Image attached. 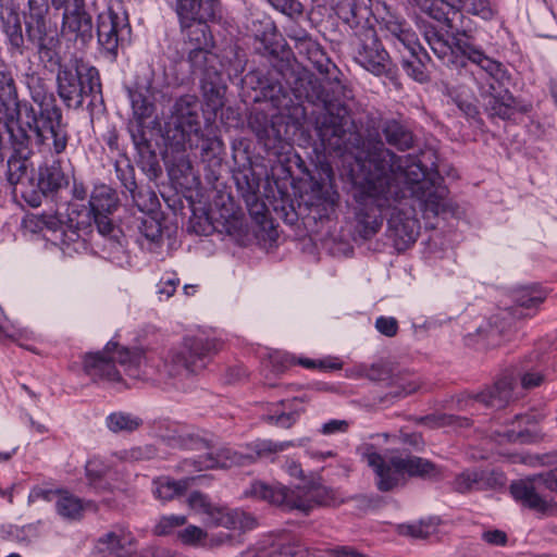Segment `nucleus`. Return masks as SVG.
Masks as SVG:
<instances>
[{
	"label": "nucleus",
	"instance_id": "obj_5",
	"mask_svg": "<svg viewBox=\"0 0 557 557\" xmlns=\"http://www.w3.org/2000/svg\"><path fill=\"white\" fill-rule=\"evenodd\" d=\"M362 459L376 474L380 491H391L400 484L405 475L435 476L440 474L436 466L426 459L400 455L381 456L373 445L364 444L359 448Z\"/></svg>",
	"mask_w": 557,
	"mask_h": 557
},
{
	"label": "nucleus",
	"instance_id": "obj_26",
	"mask_svg": "<svg viewBox=\"0 0 557 557\" xmlns=\"http://www.w3.org/2000/svg\"><path fill=\"white\" fill-rule=\"evenodd\" d=\"M90 212L111 213L117 207L116 193L107 185L96 186L89 200Z\"/></svg>",
	"mask_w": 557,
	"mask_h": 557
},
{
	"label": "nucleus",
	"instance_id": "obj_20",
	"mask_svg": "<svg viewBox=\"0 0 557 557\" xmlns=\"http://www.w3.org/2000/svg\"><path fill=\"white\" fill-rule=\"evenodd\" d=\"M182 28L203 23L213 17L212 2H177L175 8Z\"/></svg>",
	"mask_w": 557,
	"mask_h": 557
},
{
	"label": "nucleus",
	"instance_id": "obj_37",
	"mask_svg": "<svg viewBox=\"0 0 557 557\" xmlns=\"http://www.w3.org/2000/svg\"><path fill=\"white\" fill-rule=\"evenodd\" d=\"M59 224L60 219L49 214L30 215L24 220L25 227L29 228L32 232L42 231L45 228L52 232Z\"/></svg>",
	"mask_w": 557,
	"mask_h": 557
},
{
	"label": "nucleus",
	"instance_id": "obj_16",
	"mask_svg": "<svg viewBox=\"0 0 557 557\" xmlns=\"http://www.w3.org/2000/svg\"><path fill=\"white\" fill-rule=\"evenodd\" d=\"M58 9H63V33L75 34L83 42L91 38V14L84 2H60Z\"/></svg>",
	"mask_w": 557,
	"mask_h": 557
},
{
	"label": "nucleus",
	"instance_id": "obj_36",
	"mask_svg": "<svg viewBox=\"0 0 557 557\" xmlns=\"http://www.w3.org/2000/svg\"><path fill=\"white\" fill-rule=\"evenodd\" d=\"M3 533L11 541H15L22 544H28L37 537V529L35 525L29 524L25 527L9 525L3 529Z\"/></svg>",
	"mask_w": 557,
	"mask_h": 557
},
{
	"label": "nucleus",
	"instance_id": "obj_3",
	"mask_svg": "<svg viewBox=\"0 0 557 557\" xmlns=\"http://www.w3.org/2000/svg\"><path fill=\"white\" fill-rule=\"evenodd\" d=\"M148 358L140 349H128L116 343H109L102 351L84 357V372L96 383L126 385L127 379L140 380L149 373Z\"/></svg>",
	"mask_w": 557,
	"mask_h": 557
},
{
	"label": "nucleus",
	"instance_id": "obj_10",
	"mask_svg": "<svg viewBox=\"0 0 557 557\" xmlns=\"http://www.w3.org/2000/svg\"><path fill=\"white\" fill-rule=\"evenodd\" d=\"M189 508L203 517L210 530L222 527L226 530H247L255 524V519L238 509L219 508L213 506L206 495L194 492L187 498Z\"/></svg>",
	"mask_w": 557,
	"mask_h": 557
},
{
	"label": "nucleus",
	"instance_id": "obj_45",
	"mask_svg": "<svg viewBox=\"0 0 557 557\" xmlns=\"http://www.w3.org/2000/svg\"><path fill=\"white\" fill-rule=\"evenodd\" d=\"M11 49L20 54L23 53L24 37L21 23L16 20L12 25H8L5 29Z\"/></svg>",
	"mask_w": 557,
	"mask_h": 557
},
{
	"label": "nucleus",
	"instance_id": "obj_41",
	"mask_svg": "<svg viewBox=\"0 0 557 557\" xmlns=\"http://www.w3.org/2000/svg\"><path fill=\"white\" fill-rule=\"evenodd\" d=\"M480 479L481 478L476 471L467 470L455 478L453 486L455 491L459 493H467L474 488Z\"/></svg>",
	"mask_w": 557,
	"mask_h": 557
},
{
	"label": "nucleus",
	"instance_id": "obj_14",
	"mask_svg": "<svg viewBox=\"0 0 557 557\" xmlns=\"http://www.w3.org/2000/svg\"><path fill=\"white\" fill-rule=\"evenodd\" d=\"M512 398V380L510 377H502L494 385L483 389L476 394H467L459 399L461 409H471L474 405L482 404L485 407L503 408Z\"/></svg>",
	"mask_w": 557,
	"mask_h": 557
},
{
	"label": "nucleus",
	"instance_id": "obj_24",
	"mask_svg": "<svg viewBox=\"0 0 557 557\" xmlns=\"http://www.w3.org/2000/svg\"><path fill=\"white\" fill-rule=\"evenodd\" d=\"M531 420L532 418L529 416H516L510 425L506 426L504 430H496L494 432L496 440L500 443L530 442L531 434L528 425L530 424Z\"/></svg>",
	"mask_w": 557,
	"mask_h": 557
},
{
	"label": "nucleus",
	"instance_id": "obj_6",
	"mask_svg": "<svg viewBox=\"0 0 557 557\" xmlns=\"http://www.w3.org/2000/svg\"><path fill=\"white\" fill-rule=\"evenodd\" d=\"M302 445L304 441L272 442L258 440L246 445L243 450L222 447L215 453H207L198 459H185L180 465V469L187 474H191L193 472L207 469L245 466L256 461L258 458L270 457L271 455L284 451L289 447Z\"/></svg>",
	"mask_w": 557,
	"mask_h": 557
},
{
	"label": "nucleus",
	"instance_id": "obj_54",
	"mask_svg": "<svg viewBox=\"0 0 557 557\" xmlns=\"http://www.w3.org/2000/svg\"><path fill=\"white\" fill-rule=\"evenodd\" d=\"M520 381L523 388L530 389L540 386L544 375L539 371H528L521 375Z\"/></svg>",
	"mask_w": 557,
	"mask_h": 557
},
{
	"label": "nucleus",
	"instance_id": "obj_61",
	"mask_svg": "<svg viewBox=\"0 0 557 557\" xmlns=\"http://www.w3.org/2000/svg\"><path fill=\"white\" fill-rule=\"evenodd\" d=\"M332 554L334 557H366L358 550L347 546L335 548L332 550Z\"/></svg>",
	"mask_w": 557,
	"mask_h": 557
},
{
	"label": "nucleus",
	"instance_id": "obj_44",
	"mask_svg": "<svg viewBox=\"0 0 557 557\" xmlns=\"http://www.w3.org/2000/svg\"><path fill=\"white\" fill-rule=\"evenodd\" d=\"M504 327L497 325V320L494 325H490L487 329H478L476 336L483 341H486L487 347H496L500 345V337L503 336Z\"/></svg>",
	"mask_w": 557,
	"mask_h": 557
},
{
	"label": "nucleus",
	"instance_id": "obj_42",
	"mask_svg": "<svg viewBox=\"0 0 557 557\" xmlns=\"http://www.w3.org/2000/svg\"><path fill=\"white\" fill-rule=\"evenodd\" d=\"M138 230L140 234L150 242H157L160 239L162 230L160 222L153 216L143 218Z\"/></svg>",
	"mask_w": 557,
	"mask_h": 557
},
{
	"label": "nucleus",
	"instance_id": "obj_60",
	"mask_svg": "<svg viewBox=\"0 0 557 557\" xmlns=\"http://www.w3.org/2000/svg\"><path fill=\"white\" fill-rule=\"evenodd\" d=\"M434 420L437 425H447V424H455V423L458 424L459 426L468 425L467 419H460V418H456L454 416L443 414V416L434 417Z\"/></svg>",
	"mask_w": 557,
	"mask_h": 557
},
{
	"label": "nucleus",
	"instance_id": "obj_23",
	"mask_svg": "<svg viewBox=\"0 0 557 557\" xmlns=\"http://www.w3.org/2000/svg\"><path fill=\"white\" fill-rule=\"evenodd\" d=\"M201 87L207 110L216 114V112L224 106L225 96V86L221 81L220 72L218 73V77L212 76L211 78H202Z\"/></svg>",
	"mask_w": 557,
	"mask_h": 557
},
{
	"label": "nucleus",
	"instance_id": "obj_47",
	"mask_svg": "<svg viewBox=\"0 0 557 557\" xmlns=\"http://www.w3.org/2000/svg\"><path fill=\"white\" fill-rule=\"evenodd\" d=\"M180 285V278L176 276L161 278L158 284V294L160 300H166L174 295L177 286Z\"/></svg>",
	"mask_w": 557,
	"mask_h": 557
},
{
	"label": "nucleus",
	"instance_id": "obj_46",
	"mask_svg": "<svg viewBox=\"0 0 557 557\" xmlns=\"http://www.w3.org/2000/svg\"><path fill=\"white\" fill-rule=\"evenodd\" d=\"M275 552V542L267 539L248 549L245 557H274Z\"/></svg>",
	"mask_w": 557,
	"mask_h": 557
},
{
	"label": "nucleus",
	"instance_id": "obj_48",
	"mask_svg": "<svg viewBox=\"0 0 557 557\" xmlns=\"http://www.w3.org/2000/svg\"><path fill=\"white\" fill-rule=\"evenodd\" d=\"M154 450L151 446L134 447L128 450H124L121 455L123 460L135 461L152 458Z\"/></svg>",
	"mask_w": 557,
	"mask_h": 557
},
{
	"label": "nucleus",
	"instance_id": "obj_27",
	"mask_svg": "<svg viewBox=\"0 0 557 557\" xmlns=\"http://www.w3.org/2000/svg\"><path fill=\"white\" fill-rule=\"evenodd\" d=\"M383 134L385 135L386 141L401 150L408 149L413 144V138L410 132H408L397 121H387L383 126Z\"/></svg>",
	"mask_w": 557,
	"mask_h": 557
},
{
	"label": "nucleus",
	"instance_id": "obj_53",
	"mask_svg": "<svg viewBox=\"0 0 557 557\" xmlns=\"http://www.w3.org/2000/svg\"><path fill=\"white\" fill-rule=\"evenodd\" d=\"M330 123L332 124V127L324 126L321 128L322 139L330 140V138H327L330 133L332 136L337 137L338 139L342 138L345 133L343 120L337 122V119L330 117Z\"/></svg>",
	"mask_w": 557,
	"mask_h": 557
},
{
	"label": "nucleus",
	"instance_id": "obj_1",
	"mask_svg": "<svg viewBox=\"0 0 557 557\" xmlns=\"http://www.w3.org/2000/svg\"><path fill=\"white\" fill-rule=\"evenodd\" d=\"M351 182L360 201L372 203L381 211L393 209L388 225L401 247L416 242L420 233L414 210L406 209L401 202L406 191H410L424 212L437 215L447 208V189L437 182L436 174L426 172L414 158L396 156L386 148L357 159Z\"/></svg>",
	"mask_w": 557,
	"mask_h": 557
},
{
	"label": "nucleus",
	"instance_id": "obj_49",
	"mask_svg": "<svg viewBox=\"0 0 557 557\" xmlns=\"http://www.w3.org/2000/svg\"><path fill=\"white\" fill-rule=\"evenodd\" d=\"M375 327L381 334L392 337L397 334L398 323L395 318L380 317L375 321Z\"/></svg>",
	"mask_w": 557,
	"mask_h": 557
},
{
	"label": "nucleus",
	"instance_id": "obj_34",
	"mask_svg": "<svg viewBox=\"0 0 557 557\" xmlns=\"http://www.w3.org/2000/svg\"><path fill=\"white\" fill-rule=\"evenodd\" d=\"M187 518L183 515L162 516L153 528V533L158 536L172 534L176 529L186 524Z\"/></svg>",
	"mask_w": 557,
	"mask_h": 557
},
{
	"label": "nucleus",
	"instance_id": "obj_64",
	"mask_svg": "<svg viewBox=\"0 0 557 557\" xmlns=\"http://www.w3.org/2000/svg\"><path fill=\"white\" fill-rule=\"evenodd\" d=\"M286 471L292 475L296 478H302V469L298 462L295 460H287L286 461Z\"/></svg>",
	"mask_w": 557,
	"mask_h": 557
},
{
	"label": "nucleus",
	"instance_id": "obj_4",
	"mask_svg": "<svg viewBox=\"0 0 557 557\" xmlns=\"http://www.w3.org/2000/svg\"><path fill=\"white\" fill-rule=\"evenodd\" d=\"M221 348L222 342L205 334L186 336L180 346L168 352L160 373L172 380L175 388L186 389L191 379L206 369L208 361Z\"/></svg>",
	"mask_w": 557,
	"mask_h": 557
},
{
	"label": "nucleus",
	"instance_id": "obj_9",
	"mask_svg": "<svg viewBox=\"0 0 557 557\" xmlns=\"http://www.w3.org/2000/svg\"><path fill=\"white\" fill-rule=\"evenodd\" d=\"M101 84L96 67L76 60L73 66H64L58 73V89L66 104L79 107L85 97L100 92Z\"/></svg>",
	"mask_w": 557,
	"mask_h": 557
},
{
	"label": "nucleus",
	"instance_id": "obj_39",
	"mask_svg": "<svg viewBox=\"0 0 557 557\" xmlns=\"http://www.w3.org/2000/svg\"><path fill=\"white\" fill-rule=\"evenodd\" d=\"M131 99L134 116L139 123H143L146 119L152 115L154 107L146 97L141 94L134 92L131 95Z\"/></svg>",
	"mask_w": 557,
	"mask_h": 557
},
{
	"label": "nucleus",
	"instance_id": "obj_35",
	"mask_svg": "<svg viewBox=\"0 0 557 557\" xmlns=\"http://www.w3.org/2000/svg\"><path fill=\"white\" fill-rule=\"evenodd\" d=\"M186 30V36L189 42L194 47L210 48L212 45V38L208 34V26L206 22L193 24L190 28H183Z\"/></svg>",
	"mask_w": 557,
	"mask_h": 557
},
{
	"label": "nucleus",
	"instance_id": "obj_56",
	"mask_svg": "<svg viewBox=\"0 0 557 557\" xmlns=\"http://www.w3.org/2000/svg\"><path fill=\"white\" fill-rule=\"evenodd\" d=\"M94 221L97 225L98 232L101 235H109L113 231V224L108 218V213L91 212Z\"/></svg>",
	"mask_w": 557,
	"mask_h": 557
},
{
	"label": "nucleus",
	"instance_id": "obj_13",
	"mask_svg": "<svg viewBox=\"0 0 557 557\" xmlns=\"http://www.w3.org/2000/svg\"><path fill=\"white\" fill-rule=\"evenodd\" d=\"M128 26L127 14L119 8L110 7L98 15L97 34L99 45L109 53L115 55L120 36Z\"/></svg>",
	"mask_w": 557,
	"mask_h": 557
},
{
	"label": "nucleus",
	"instance_id": "obj_21",
	"mask_svg": "<svg viewBox=\"0 0 557 557\" xmlns=\"http://www.w3.org/2000/svg\"><path fill=\"white\" fill-rule=\"evenodd\" d=\"M50 239L67 255L84 247L78 224L74 226L73 224L63 223L61 220L59 226L52 230Z\"/></svg>",
	"mask_w": 557,
	"mask_h": 557
},
{
	"label": "nucleus",
	"instance_id": "obj_33",
	"mask_svg": "<svg viewBox=\"0 0 557 557\" xmlns=\"http://www.w3.org/2000/svg\"><path fill=\"white\" fill-rule=\"evenodd\" d=\"M22 150L18 157H12L8 161V181L11 185H17L26 177L28 170L27 157Z\"/></svg>",
	"mask_w": 557,
	"mask_h": 557
},
{
	"label": "nucleus",
	"instance_id": "obj_59",
	"mask_svg": "<svg viewBox=\"0 0 557 557\" xmlns=\"http://www.w3.org/2000/svg\"><path fill=\"white\" fill-rule=\"evenodd\" d=\"M456 103L460 111L469 117H475L479 114L476 106L469 100L457 98Z\"/></svg>",
	"mask_w": 557,
	"mask_h": 557
},
{
	"label": "nucleus",
	"instance_id": "obj_50",
	"mask_svg": "<svg viewBox=\"0 0 557 557\" xmlns=\"http://www.w3.org/2000/svg\"><path fill=\"white\" fill-rule=\"evenodd\" d=\"M399 531L401 534L414 539H425L430 534L429 527L423 523L404 524L399 527Z\"/></svg>",
	"mask_w": 557,
	"mask_h": 557
},
{
	"label": "nucleus",
	"instance_id": "obj_15",
	"mask_svg": "<svg viewBox=\"0 0 557 557\" xmlns=\"http://www.w3.org/2000/svg\"><path fill=\"white\" fill-rule=\"evenodd\" d=\"M86 475L91 485L99 493L110 492L117 494H128L127 482L123 478H113L111 475V466L102 458L94 457L86 463Z\"/></svg>",
	"mask_w": 557,
	"mask_h": 557
},
{
	"label": "nucleus",
	"instance_id": "obj_29",
	"mask_svg": "<svg viewBox=\"0 0 557 557\" xmlns=\"http://www.w3.org/2000/svg\"><path fill=\"white\" fill-rule=\"evenodd\" d=\"M189 478L180 481H174L169 478L158 479L153 482V493L159 499L170 500L186 491L189 486Z\"/></svg>",
	"mask_w": 557,
	"mask_h": 557
},
{
	"label": "nucleus",
	"instance_id": "obj_25",
	"mask_svg": "<svg viewBox=\"0 0 557 557\" xmlns=\"http://www.w3.org/2000/svg\"><path fill=\"white\" fill-rule=\"evenodd\" d=\"M30 182L39 191L47 194L61 188L65 178L60 168L44 165L38 169L37 176L33 177Z\"/></svg>",
	"mask_w": 557,
	"mask_h": 557
},
{
	"label": "nucleus",
	"instance_id": "obj_22",
	"mask_svg": "<svg viewBox=\"0 0 557 557\" xmlns=\"http://www.w3.org/2000/svg\"><path fill=\"white\" fill-rule=\"evenodd\" d=\"M188 60L195 71L200 72L202 78L218 77V55L209 51V48L194 47L190 49Z\"/></svg>",
	"mask_w": 557,
	"mask_h": 557
},
{
	"label": "nucleus",
	"instance_id": "obj_18",
	"mask_svg": "<svg viewBox=\"0 0 557 557\" xmlns=\"http://www.w3.org/2000/svg\"><path fill=\"white\" fill-rule=\"evenodd\" d=\"M356 60L362 67L375 75L386 72L388 55L372 30L364 34V42L358 50Z\"/></svg>",
	"mask_w": 557,
	"mask_h": 557
},
{
	"label": "nucleus",
	"instance_id": "obj_63",
	"mask_svg": "<svg viewBox=\"0 0 557 557\" xmlns=\"http://www.w3.org/2000/svg\"><path fill=\"white\" fill-rule=\"evenodd\" d=\"M169 553L165 549L159 547H148L141 553V557H169Z\"/></svg>",
	"mask_w": 557,
	"mask_h": 557
},
{
	"label": "nucleus",
	"instance_id": "obj_2",
	"mask_svg": "<svg viewBox=\"0 0 557 557\" xmlns=\"http://www.w3.org/2000/svg\"><path fill=\"white\" fill-rule=\"evenodd\" d=\"M429 45L440 59H444L450 51H457L488 74L490 78L480 85V98L490 116L510 119L516 112L528 111V108L519 106L508 91L500 90L499 85L494 82L502 72L500 63L487 57L466 33L454 36L451 44L434 36L429 40Z\"/></svg>",
	"mask_w": 557,
	"mask_h": 557
},
{
	"label": "nucleus",
	"instance_id": "obj_52",
	"mask_svg": "<svg viewBox=\"0 0 557 557\" xmlns=\"http://www.w3.org/2000/svg\"><path fill=\"white\" fill-rule=\"evenodd\" d=\"M275 10L294 17L300 15L304 11L301 2H272Z\"/></svg>",
	"mask_w": 557,
	"mask_h": 557
},
{
	"label": "nucleus",
	"instance_id": "obj_31",
	"mask_svg": "<svg viewBox=\"0 0 557 557\" xmlns=\"http://www.w3.org/2000/svg\"><path fill=\"white\" fill-rule=\"evenodd\" d=\"M307 400V396L295 397L288 400H282V406L286 409H289L290 411L283 412L276 417L270 416L268 419L273 421L275 425L282 428H289L295 423L299 413L304 411V408L299 407V405L306 403Z\"/></svg>",
	"mask_w": 557,
	"mask_h": 557
},
{
	"label": "nucleus",
	"instance_id": "obj_62",
	"mask_svg": "<svg viewBox=\"0 0 557 557\" xmlns=\"http://www.w3.org/2000/svg\"><path fill=\"white\" fill-rule=\"evenodd\" d=\"M50 495H51L50 491H47V490H44L40 487H35L30 491V493L28 495V503L32 504L38 499L50 500Z\"/></svg>",
	"mask_w": 557,
	"mask_h": 557
},
{
	"label": "nucleus",
	"instance_id": "obj_32",
	"mask_svg": "<svg viewBox=\"0 0 557 557\" xmlns=\"http://www.w3.org/2000/svg\"><path fill=\"white\" fill-rule=\"evenodd\" d=\"M55 508L58 513L65 519H78L85 507L79 498L62 493L58 497Z\"/></svg>",
	"mask_w": 557,
	"mask_h": 557
},
{
	"label": "nucleus",
	"instance_id": "obj_57",
	"mask_svg": "<svg viewBox=\"0 0 557 557\" xmlns=\"http://www.w3.org/2000/svg\"><path fill=\"white\" fill-rule=\"evenodd\" d=\"M347 428L348 423L345 420H331L322 425L321 432L325 435L344 433Z\"/></svg>",
	"mask_w": 557,
	"mask_h": 557
},
{
	"label": "nucleus",
	"instance_id": "obj_40",
	"mask_svg": "<svg viewBox=\"0 0 557 557\" xmlns=\"http://www.w3.org/2000/svg\"><path fill=\"white\" fill-rule=\"evenodd\" d=\"M274 557H311V552L296 542L275 543Z\"/></svg>",
	"mask_w": 557,
	"mask_h": 557
},
{
	"label": "nucleus",
	"instance_id": "obj_12",
	"mask_svg": "<svg viewBox=\"0 0 557 557\" xmlns=\"http://www.w3.org/2000/svg\"><path fill=\"white\" fill-rule=\"evenodd\" d=\"M537 485H543L550 492H557V467L515 482L510 490L515 499L523 506L544 515L553 513L555 511L554 498L541 495L536 490Z\"/></svg>",
	"mask_w": 557,
	"mask_h": 557
},
{
	"label": "nucleus",
	"instance_id": "obj_38",
	"mask_svg": "<svg viewBox=\"0 0 557 557\" xmlns=\"http://www.w3.org/2000/svg\"><path fill=\"white\" fill-rule=\"evenodd\" d=\"M515 297H516L517 304L520 307L528 308V309L537 307L545 299V295L542 292H540L535 288H529V287L519 289L516 293Z\"/></svg>",
	"mask_w": 557,
	"mask_h": 557
},
{
	"label": "nucleus",
	"instance_id": "obj_28",
	"mask_svg": "<svg viewBox=\"0 0 557 557\" xmlns=\"http://www.w3.org/2000/svg\"><path fill=\"white\" fill-rule=\"evenodd\" d=\"M421 10L431 18L449 24L460 10L459 5L453 2H420Z\"/></svg>",
	"mask_w": 557,
	"mask_h": 557
},
{
	"label": "nucleus",
	"instance_id": "obj_8",
	"mask_svg": "<svg viewBox=\"0 0 557 557\" xmlns=\"http://www.w3.org/2000/svg\"><path fill=\"white\" fill-rule=\"evenodd\" d=\"M165 132L166 137L181 150L198 148L203 141L198 101L194 96H184L175 102Z\"/></svg>",
	"mask_w": 557,
	"mask_h": 557
},
{
	"label": "nucleus",
	"instance_id": "obj_51",
	"mask_svg": "<svg viewBox=\"0 0 557 557\" xmlns=\"http://www.w3.org/2000/svg\"><path fill=\"white\" fill-rule=\"evenodd\" d=\"M387 369L382 364H372L371 367H360L359 374L373 381L383 380L387 375Z\"/></svg>",
	"mask_w": 557,
	"mask_h": 557
},
{
	"label": "nucleus",
	"instance_id": "obj_55",
	"mask_svg": "<svg viewBox=\"0 0 557 557\" xmlns=\"http://www.w3.org/2000/svg\"><path fill=\"white\" fill-rule=\"evenodd\" d=\"M468 11L482 20H490L494 15V9L490 5V2H470Z\"/></svg>",
	"mask_w": 557,
	"mask_h": 557
},
{
	"label": "nucleus",
	"instance_id": "obj_7",
	"mask_svg": "<svg viewBox=\"0 0 557 557\" xmlns=\"http://www.w3.org/2000/svg\"><path fill=\"white\" fill-rule=\"evenodd\" d=\"M245 495L301 511H309L315 504L336 505L341 503L335 497L333 490L315 484L298 486L295 491H289L283 485L270 486L263 482H255L245 492Z\"/></svg>",
	"mask_w": 557,
	"mask_h": 557
},
{
	"label": "nucleus",
	"instance_id": "obj_19",
	"mask_svg": "<svg viewBox=\"0 0 557 557\" xmlns=\"http://www.w3.org/2000/svg\"><path fill=\"white\" fill-rule=\"evenodd\" d=\"M178 540L185 545L198 546H221L232 540L230 533L205 531L197 525H188L177 533Z\"/></svg>",
	"mask_w": 557,
	"mask_h": 557
},
{
	"label": "nucleus",
	"instance_id": "obj_30",
	"mask_svg": "<svg viewBox=\"0 0 557 557\" xmlns=\"http://www.w3.org/2000/svg\"><path fill=\"white\" fill-rule=\"evenodd\" d=\"M106 424L113 433L133 432L143 424V420L132 413L116 411L107 417Z\"/></svg>",
	"mask_w": 557,
	"mask_h": 557
},
{
	"label": "nucleus",
	"instance_id": "obj_58",
	"mask_svg": "<svg viewBox=\"0 0 557 557\" xmlns=\"http://www.w3.org/2000/svg\"><path fill=\"white\" fill-rule=\"evenodd\" d=\"M482 539L492 545H504L507 541L506 533L500 530H490L482 533Z\"/></svg>",
	"mask_w": 557,
	"mask_h": 557
},
{
	"label": "nucleus",
	"instance_id": "obj_43",
	"mask_svg": "<svg viewBox=\"0 0 557 557\" xmlns=\"http://www.w3.org/2000/svg\"><path fill=\"white\" fill-rule=\"evenodd\" d=\"M512 462H520L528 465L533 468L550 466L556 462V455L545 454V455H513L511 456Z\"/></svg>",
	"mask_w": 557,
	"mask_h": 557
},
{
	"label": "nucleus",
	"instance_id": "obj_11",
	"mask_svg": "<svg viewBox=\"0 0 557 557\" xmlns=\"http://www.w3.org/2000/svg\"><path fill=\"white\" fill-rule=\"evenodd\" d=\"M0 110L9 111L15 117V121L11 120L15 138L25 139V129L32 131L29 123H34L37 113L30 103L18 100L14 78L4 65H0Z\"/></svg>",
	"mask_w": 557,
	"mask_h": 557
},
{
	"label": "nucleus",
	"instance_id": "obj_17",
	"mask_svg": "<svg viewBox=\"0 0 557 557\" xmlns=\"http://www.w3.org/2000/svg\"><path fill=\"white\" fill-rule=\"evenodd\" d=\"M134 546V535L125 528L115 527L99 539L95 557H128Z\"/></svg>",
	"mask_w": 557,
	"mask_h": 557
}]
</instances>
